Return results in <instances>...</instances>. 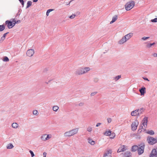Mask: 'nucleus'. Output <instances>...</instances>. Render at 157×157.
I'll return each instance as SVG.
<instances>
[{"label": "nucleus", "instance_id": "1", "mask_svg": "<svg viewBox=\"0 0 157 157\" xmlns=\"http://www.w3.org/2000/svg\"><path fill=\"white\" fill-rule=\"evenodd\" d=\"M78 128H75L64 133V135L65 137H70L76 134L78 131Z\"/></svg>", "mask_w": 157, "mask_h": 157}, {"label": "nucleus", "instance_id": "2", "mask_svg": "<svg viewBox=\"0 0 157 157\" xmlns=\"http://www.w3.org/2000/svg\"><path fill=\"white\" fill-rule=\"evenodd\" d=\"M133 36V33H130L125 35L119 41V43L120 44H122L128 40Z\"/></svg>", "mask_w": 157, "mask_h": 157}, {"label": "nucleus", "instance_id": "3", "mask_svg": "<svg viewBox=\"0 0 157 157\" xmlns=\"http://www.w3.org/2000/svg\"><path fill=\"white\" fill-rule=\"evenodd\" d=\"M135 2L133 1H131L127 2L125 5V8L126 10H129L134 6Z\"/></svg>", "mask_w": 157, "mask_h": 157}, {"label": "nucleus", "instance_id": "4", "mask_svg": "<svg viewBox=\"0 0 157 157\" xmlns=\"http://www.w3.org/2000/svg\"><path fill=\"white\" fill-rule=\"evenodd\" d=\"M147 140L150 145H153L157 142V139L152 137L148 136L147 138Z\"/></svg>", "mask_w": 157, "mask_h": 157}, {"label": "nucleus", "instance_id": "5", "mask_svg": "<svg viewBox=\"0 0 157 157\" xmlns=\"http://www.w3.org/2000/svg\"><path fill=\"white\" fill-rule=\"evenodd\" d=\"M144 146L145 145L144 144H142L140 145H139L137 151L139 155L142 154L144 153Z\"/></svg>", "mask_w": 157, "mask_h": 157}, {"label": "nucleus", "instance_id": "6", "mask_svg": "<svg viewBox=\"0 0 157 157\" xmlns=\"http://www.w3.org/2000/svg\"><path fill=\"white\" fill-rule=\"evenodd\" d=\"M51 137V135L45 134L41 136L40 138L43 140L45 141L48 140Z\"/></svg>", "mask_w": 157, "mask_h": 157}, {"label": "nucleus", "instance_id": "7", "mask_svg": "<svg viewBox=\"0 0 157 157\" xmlns=\"http://www.w3.org/2000/svg\"><path fill=\"white\" fill-rule=\"evenodd\" d=\"M138 124V122L137 121L132 122L131 125L132 130L133 131L136 130Z\"/></svg>", "mask_w": 157, "mask_h": 157}, {"label": "nucleus", "instance_id": "8", "mask_svg": "<svg viewBox=\"0 0 157 157\" xmlns=\"http://www.w3.org/2000/svg\"><path fill=\"white\" fill-rule=\"evenodd\" d=\"M149 157H157V151L155 149L152 150L149 155Z\"/></svg>", "mask_w": 157, "mask_h": 157}, {"label": "nucleus", "instance_id": "9", "mask_svg": "<svg viewBox=\"0 0 157 157\" xmlns=\"http://www.w3.org/2000/svg\"><path fill=\"white\" fill-rule=\"evenodd\" d=\"M34 53V51L33 49H29L26 52V54L27 56L31 57L33 56Z\"/></svg>", "mask_w": 157, "mask_h": 157}, {"label": "nucleus", "instance_id": "10", "mask_svg": "<svg viewBox=\"0 0 157 157\" xmlns=\"http://www.w3.org/2000/svg\"><path fill=\"white\" fill-rule=\"evenodd\" d=\"M147 121L148 117H145L142 121L143 125L145 128L147 126Z\"/></svg>", "mask_w": 157, "mask_h": 157}, {"label": "nucleus", "instance_id": "11", "mask_svg": "<svg viewBox=\"0 0 157 157\" xmlns=\"http://www.w3.org/2000/svg\"><path fill=\"white\" fill-rule=\"evenodd\" d=\"M83 70L82 68H79L77 69L75 72V74L76 75H80L83 74L82 73Z\"/></svg>", "mask_w": 157, "mask_h": 157}, {"label": "nucleus", "instance_id": "12", "mask_svg": "<svg viewBox=\"0 0 157 157\" xmlns=\"http://www.w3.org/2000/svg\"><path fill=\"white\" fill-rule=\"evenodd\" d=\"M5 24L7 25V27L9 29H11L13 27L12 25V21L7 20L5 22Z\"/></svg>", "mask_w": 157, "mask_h": 157}, {"label": "nucleus", "instance_id": "13", "mask_svg": "<svg viewBox=\"0 0 157 157\" xmlns=\"http://www.w3.org/2000/svg\"><path fill=\"white\" fill-rule=\"evenodd\" d=\"M146 88L144 87H142L140 89H139V91L141 95H143L145 93Z\"/></svg>", "mask_w": 157, "mask_h": 157}, {"label": "nucleus", "instance_id": "14", "mask_svg": "<svg viewBox=\"0 0 157 157\" xmlns=\"http://www.w3.org/2000/svg\"><path fill=\"white\" fill-rule=\"evenodd\" d=\"M131 115L132 116H135L136 115L139 116L138 112L137 109H136L134 111H132L131 113Z\"/></svg>", "mask_w": 157, "mask_h": 157}, {"label": "nucleus", "instance_id": "15", "mask_svg": "<svg viewBox=\"0 0 157 157\" xmlns=\"http://www.w3.org/2000/svg\"><path fill=\"white\" fill-rule=\"evenodd\" d=\"M138 146L137 145H134L132 147L131 151H132L135 152L138 151Z\"/></svg>", "mask_w": 157, "mask_h": 157}, {"label": "nucleus", "instance_id": "16", "mask_svg": "<svg viewBox=\"0 0 157 157\" xmlns=\"http://www.w3.org/2000/svg\"><path fill=\"white\" fill-rule=\"evenodd\" d=\"M124 157H132V154L129 151L125 152L124 154Z\"/></svg>", "mask_w": 157, "mask_h": 157}, {"label": "nucleus", "instance_id": "17", "mask_svg": "<svg viewBox=\"0 0 157 157\" xmlns=\"http://www.w3.org/2000/svg\"><path fill=\"white\" fill-rule=\"evenodd\" d=\"M90 69L89 67H86L84 68H82V70H83L82 73L83 74L87 73L88 71H90Z\"/></svg>", "mask_w": 157, "mask_h": 157}, {"label": "nucleus", "instance_id": "18", "mask_svg": "<svg viewBox=\"0 0 157 157\" xmlns=\"http://www.w3.org/2000/svg\"><path fill=\"white\" fill-rule=\"evenodd\" d=\"M117 19V15H115L112 18V21L110 22V24H111L114 22Z\"/></svg>", "mask_w": 157, "mask_h": 157}, {"label": "nucleus", "instance_id": "19", "mask_svg": "<svg viewBox=\"0 0 157 157\" xmlns=\"http://www.w3.org/2000/svg\"><path fill=\"white\" fill-rule=\"evenodd\" d=\"M12 127L14 128H17L18 127V124L16 123H13L12 124Z\"/></svg>", "mask_w": 157, "mask_h": 157}, {"label": "nucleus", "instance_id": "20", "mask_svg": "<svg viewBox=\"0 0 157 157\" xmlns=\"http://www.w3.org/2000/svg\"><path fill=\"white\" fill-rule=\"evenodd\" d=\"M14 147L13 145L11 143L8 144L7 147L6 148L7 149H11L13 148Z\"/></svg>", "mask_w": 157, "mask_h": 157}, {"label": "nucleus", "instance_id": "21", "mask_svg": "<svg viewBox=\"0 0 157 157\" xmlns=\"http://www.w3.org/2000/svg\"><path fill=\"white\" fill-rule=\"evenodd\" d=\"M88 143L92 145H94L95 144V141L93 140L90 138L88 139Z\"/></svg>", "mask_w": 157, "mask_h": 157}, {"label": "nucleus", "instance_id": "22", "mask_svg": "<svg viewBox=\"0 0 157 157\" xmlns=\"http://www.w3.org/2000/svg\"><path fill=\"white\" fill-rule=\"evenodd\" d=\"M127 147L125 145H123L121 147L120 151H124L127 149Z\"/></svg>", "mask_w": 157, "mask_h": 157}, {"label": "nucleus", "instance_id": "23", "mask_svg": "<svg viewBox=\"0 0 157 157\" xmlns=\"http://www.w3.org/2000/svg\"><path fill=\"white\" fill-rule=\"evenodd\" d=\"M137 110L138 111V114L139 115L140 114L142 113L144 110V109L143 108H140Z\"/></svg>", "mask_w": 157, "mask_h": 157}, {"label": "nucleus", "instance_id": "24", "mask_svg": "<svg viewBox=\"0 0 157 157\" xmlns=\"http://www.w3.org/2000/svg\"><path fill=\"white\" fill-rule=\"evenodd\" d=\"M146 133L148 134H149L151 135H153L154 134V132L152 130L148 131L146 132Z\"/></svg>", "mask_w": 157, "mask_h": 157}, {"label": "nucleus", "instance_id": "25", "mask_svg": "<svg viewBox=\"0 0 157 157\" xmlns=\"http://www.w3.org/2000/svg\"><path fill=\"white\" fill-rule=\"evenodd\" d=\"M155 44V42L152 44H149V43H148L146 45V47L148 48H150L152 46Z\"/></svg>", "mask_w": 157, "mask_h": 157}, {"label": "nucleus", "instance_id": "26", "mask_svg": "<svg viewBox=\"0 0 157 157\" xmlns=\"http://www.w3.org/2000/svg\"><path fill=\"white\" fill-rule=\"evenodd\" d=\"M112 131L110 130L108 131H106L105 132L104 134L106 136H109L111 133Z\"/></svg>", "mask_w": 157, "mask_h": 157}, {"label": "nucleus", "instance_id": "27", "mask_svg": "<svg viewBox=\"0 0 157 157\" xmlns=\"http://www.w3.org/2000/svg\"><path fill=\"white\" fill-rule=\"evenodd\" d=\"M121 75H119L113 78V79L115 80L116 81H117L119 80L121 78Z\"/></svg>", "mask_w": 157, "mask_h": 157}, {"label": "nucleus", "instance_id": "28", "mask_svg": "<svg viewBox=\"0 0 157 157\" xmlns=\"http://www.w3.org/2000/svg\"><path fill=\"white\" fill-rule=\"evenodd\" d=\"M32 2L31 1H28L27 3V6H26V8L27 9L31 6Z\"/></svg>", "mask_w": 157, "mask_h": 157}, {"label": "nucleus", "instance_id": "29", "mask_svg": "<svg viewBox=\"0 0 157 157\" xmlns=\"http://www.w3.org/2000/svg\"><path fill=\"white\" fill-rule=\"evenodd\" d=\"M59 107L57 106H55L53 107V110L55 112H56L59 109Z\"/></svg>", "mask_w": 157, "mask_h": 157}, {"label": "nucleus", "instance_id": "30", "mask_svg": "<svg viewBox=\"0 0 157 157\" xmlns=\"http://www.w3.org/2000/svg\"><path fill=\"white\" fill-rule=\"evenodd\" d=\"M5 29V27L4 25H0V32L3 31Z\"/></svg>", "mask_w": 157, "mask_h": 157}, {"label": "nucleus", "instance_id": "31", "mask_svg": "<svg viewBox=\"0 0 157 157\" xmlns=\"http://www.w3.org/2000/svg\"><path fill=\"white\" fill-rule=\"evenodd\" d=\"M109 136H110V137L111 139H113L115 137V134L114 133H111Z\"/></svg>", "mask_w": 157, "mask_h": 157}, {"label": "nucleus", "instance_id": "32", "mask_svg": "<svg viewBox=\"0 0 157 157\" xmlns=\"http://www.w3.org/2000/svg\"><path fill=\"white\" fill-rule=\"evenodd\" d=\"M53 10V9H50L48 10L47 11L46 15L47 16H48L49 13H50L51 11H52Z\"/></svg>", "mask_w": 157, "mask_h": 157}, {"label": "nucleus", "instance_id": "33", "mask_svg": "<svg viewBox=\"0 0 157 157\" xmlns=\"http://www.w3.org/2000/svg\"><path fill=\"white\" fill-rule=\"evenodd\" d=\"M140 128H140L138 130V134L142 132V128H143V129H145V128H143V126H140Z\"/></svg>", "mask_w": 157, "mask_h": 157}, {"label": "nucleus", "instance_id": "34", "mask_svg": "<svg viewBox=\"0 0 157 157\" xmlns=\"http://www.w3.org/2000/svg\"><path fill=\"white\" fill-rule=\"evenodd\" d=\"M9 58L6 56H5L4 57L3 61H4L8 62L9 61Z\"/></svg>", "mask_w": 157, "mask_h": 157}, {"label": "nucleus", "instance_id": "35", "mask_svg": "<svg viewBox=\"0 0 157 157\" xmlns=\"http://www.w3.org/2000/svg\"><path fill=\"white\" fill-rule=\"evenodd\" d=\"M38 112L36 110H33V114H34V115H38Z\"/></svg>", "mask_w": 157, "mask_h": 157}, {"label": "nucleus", "instance_id": "36", "mask_svg": "<svg viewBox=\"0 0 157 157\" xmlns=\"http://www.w3.org/2000/svg\"><path fill=\"white\" fill-rule=\"evenodd\" d=\"M151 21L152 22H157V18H155L154 19H151Z\"/></svg>", "mask_w": 157, "mask_h": 157}, {"label": "nucleus", "instance_id": "37", "mask_svg": "<svg viewBox=\"0 0 157 157\" xmlns=\"http://www.w3.org/2000/svg\"><path fill=\"white\" fill-rule=\"evenodd\" d=\"M87 131L89 132H91L92 130V128L91 127H89L87 128Z\"/></svg>", "mask_w": 157, "mask_h": 157}, {"label": "nucleus", "instance_id": "38", "mask_svg": "<svg viewBox=\"0 0 157 157\" xmlns=\"http://www.w3.org/2000/svg\"><path fill=\"white\" fill-rule=\"evenodd\" d=\"M5 38L4 36H2L1 38V39H0V42L1 43H2V42L3 41L5 40Z\"/></svg>", "mask_w": 157, "mask_h": 157}, {"label": "nucleus", "instance_id": "39", "mask_svg": "<svg viewBox=\"0 0 157 157\" xmlns=\"http://www.w3.org/2000/svg\"><path fill=\"white\" fill-rule=\"evenodd\" d=\"M29 151L30 153L31 156L32 157H33L35 156L33 152L31 150H30Z\"/></svg>", "mask_w": 157, "mask_h": 157}, {"label": "nucleus", "instance_id": "40", "mask_svg": "<svg viewBox=\"0 0 157 157\" xmlns=\"http://www.w3.org/2000/svg\"><path fill=\"white\" fill-rule=\"evenodd\" d=\"M19 1H20V2L21 3L22 5V6L23 7L24 5V1L23 0H19Z\"/></svg>", "mask_w": 157, "mask_h": 157}, {"label": "nucleus", "instance_id": "41", "mask_svg": "<svg viewBox=\"0 0 157 157\" xmlns=\"http://www.w3.org/2000/svg\"><path fill=\"white\" fill-rule=\"evenodd\" d=\"M97 93V92H94L92 93L91 94V96H94V95L96 94Z\"/></svg>", "mask_w": 157, "mask_h": 157}, {"label": "nucleus", "instance_id": "42", "mask_svg": "<svg viewBox=\"0 0 157 157\" xmlns=\"http://www.w3.org/2000/svg\"><path fill=\"white\" fill-rule=\"evenodd\" d=\"M149 37L144 36L142 38V40H146L147 39H149Z\"/></svg>", "mask_w": 157, "mask_h": 157}, {"label": "nucleus", "instance_id": "43", "mask_svg": "<svg viewBox=\"0 0 157 157\" xmlns=\"http://www.w3.org/2000/svg\"><path fill=\"white\" fill-rule=\"evenodd\" d=\"M75 15L74 14H73L71 15L69 17V18L71 19H73L75 17Z\"/></svg>", "mask_w": 157, "mask_h": 157}, {"label": "nucleus", "instance_id": "44", "mask_svg": "<svg viewBox=\"0 0 157 157\" xmlns=\"http://www.w3.org/2000/svg\"><path fill=\"white\" fill-rule=\"evenodd\" d=\"M84 103L83 102H81L78 104V105L80 106H82L84 105Z\"/></svg>", "mask_w": 157, "mask_h": 157}, {"label": "nucleus", "instance_id": "45", "mask_svg": "<svg viewBox=\"0 0 157 157\" xmlns=\"http://www.w3.org/2000/svg\"><path fill=\"white\" fill-rule=\"evenodd\" d=\"M94 81L95 82H97L98 81V79L97 78H95L94 79Z\"/></svg>", "mask_w": 157, "mask_h": 157}, {"label": "nucleus", "instance_id": "46", "mask_svg": "<svg viewBox=\"0 0 157 157\" xmlns=\"http://www.w3.org/2000/svg\"><path fill=\"white\" fill-rule=\"evenodd\" d=\"M104 155H110L109 154V151H107V152L105 153Z\"/></svg>", "mask_w": 157, "mask_h": 157}, {"label": "nucleus", "instance_id": "47", "mask_svg": "<svg viewBox=\"0 0 157 157\" xmlns=\"http://www.w3.org/2000/svg\"><path fill=\"white\" fill-rule=\"evenodd\" d=\"M108 123H110L112 121V119L111 118H108Z\"/></svg>", "mask_w": 157, "mask_h": 157}, {"label": "nucleus", "instance_id": "48", "mask_svg": "<svg viewBox=\"0 0 157 157\" xmlns=\"http://www.w3.org/2000/svg\"><path fill=\"white\" fill-rule=\"evenodd\" d=\"M101 124L100 123H97L96 125V127H98L100 125H101Z\"/></svg>", "mask_w": 157, "mask_h": 157}, {"label": "nucleus", "instance_id": "49", "mask_svg": "<svg viewBox=\"0 0 157 157\" xmlns=\"http://www.w3.org/2000/svg\"><path fill=\"white\" fill-rule=\"evenodd\" d=\"M15 23H16V24L19 23L21 22V21L20 20H18L16 21H15Z\"/></svg>", "mask_w": 157, "mask_h": 157}, {"label": "nucleus", "instance_id": "50", "mask_svg": "<svg viewBox=\"0 0 157 157\" xmlns=\"http://www.w3.org/2000/svg\"><path fill=\"white\" fill-rule=\"evenodd\" d=\"M9 33V32L6 33H4V34H3V36H4V37H5H5H6V35H7V34H8Z\"/></svg>", "mask_w": 157, "mask_h": 157}, {"label": "nucleus", "instance_id": "51", "mask_svg": "<svg viewBox=\"0 0 157 157\" xmlns=\"http://www.w3.org/2000/svg\"><path fill=\"white\" fill-rule=\"evenodd\" d=\"M153 56H154L155 57H157V53H154L153 54Z\"/></svg>", "mask_w": 157, "mask_h": 157}, {"label": "nucleus", "instance_id": "52", "mask_svg": "<svg viewBox=\"0 0 157 157\" xmlns=\"http://www.w3.org/2000/svg\"><path fill=\"white\" fill-rule=\"evenodd\" d=\"M47 154V153H46V152H44L43 153V155L44 156H46Z\"/></svg>", "mask_w": 157, "mask_h": 157}, {"label": "nucleus", "instance_id": "53", "mask_svg": "<svg viewBox=\"0 0 157 157\" xmlns=\"http://www.w3.org/2000/svg\"><path fill=\"white\" fill-rule=\"evenodd\" d=\"M143 78L145 80H147V81H149V80H148V79L147 78Z\"/></svg>", "mask_w": 157, "mask_h": 157}, {"label": "nucleus", "instance_id": "54", "mask_svg": "<svg viewBox=\"0 0 157 157\" xmlns=\"http://www.w3.org/2000/svg\"><path fill=\"white\" fill-rule=\"evenodd\" d=\"M121 149V147H119V149L117 150V152H121V151H120Z\"/></svg>", "mask_w": 157, "mask_h": 157}, {"label": "nucleus", "instance_id": "55", "mask_svg": "<svg viewBox=\"0 0 157 157\" xmlns=\"http://www.w3.org/2000/svg\"><path fill=\"white\" fill-rule=\"evenodd\" d=\"M48 70V69L47 68H45L44 70V72H45L46 71H47Z\"/></svg>", "mask_w": 157, "mask_h": 157}, {"label": "nucleus", "instance_id": "56", "mask_svg": "<svg viewBox=\"0 0 157 157\" xmlns=\"http://www.w3.org/2000/svg\"><path fill=\"white\" fill-rule=\"evenodd\" d=\"M103 157H111V155H104Z\"/></svg>", "mask_w": 157, "mask_h": 157}, {"label": "nucleus", "instance_id": "57", "mask_svg": "<svg viewBox=\"0 0 157 157\" xmlns=\"http://www.w3.org/2000/svg\"><path fill=\"white\" fill-rule=\"evenodd\" d=\"M16 24V23H15H15H12V26H13V27Z\"/></svg>", "mask_w": 157, "mask_h": 157}, {"label": "nucleus", "instance_id": "58", "mask_svg": "<svg viewBox=\"0 0 157 157\" xmlns=\"http://www.w3.org/2000/svg\"><path fill=\"white\" fill-rule=\"evenodd\" d=\"M109 151V154L110 155V154L112 153V151L111 150H109L108 151Z\"/></svg>", "mask_w": 157, "mask_h": 157}, {"label": "nucleus", "instance_id": "59", "mask_svg": "<svg viewBox=\"0 0 157 157\" xmlns=\"http://www.w3.org/2000/svg\"><path fill=\"white\" fill-rule=\"evenodd\" d=\"M16 21L15 20V19H13V21H12V22H14V23L15 22V21Z\"/></svg>", "mask_w": 157, "mask_h": 157}, {"label": "nucleus", "instance_id": "60", "mask_svg": "<svg viewBox=\"0 0 157 157\" xmlns=\"http://www.w3.org/2000/svg\"><path fill=\"white\" fill-rule=\"evenodd\" d=\"M38 0H33V2H36L37 1H38Z\"/></svg>", "mask_w": 157, "mask_h": 157}, {"label": "nucleus", "instance_id": "61", "mask_svg": "<svg viewBox=\"0 0 157 157\" xmlns=\"http://www.w3.org/2000/svg\"><path fill=\"white\" fill-rule=\"evenodd\" d=\"M71 1H70V2H69V3L68 4H67V5H69Z\"/></svg>", "mask_w": 157, "mask_h": 157}, {"label": "nucleus", "instance_id": "62", "mask_svg": "<svg viewBox=\"0 0 157 157\" xmlns=\"http://www.w3.org/2000/svg\"><path fill=\"white\" fill-rule=\"evenodd\" d=\"M44 157H46V156H44Z\"/></svg>", "mask_w": 157, "mask_h": 157}]
</instances>
